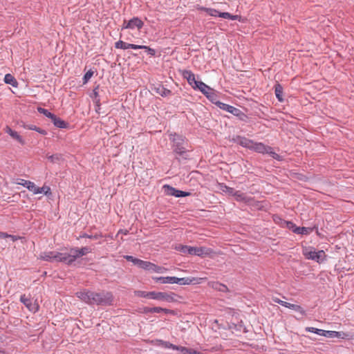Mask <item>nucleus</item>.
Here are the masks:
<instances>
[{"instance_id": "nucleus-1", "label": "nucleus", "mask_w": 354, "mask_h": 354, "mask_svg": "<svg viewBox=\"0 0 354 354\" xmlns=\"http://www.w3.org/2000/svg\"><path fill=\"white\" fill-rule=\"evenodd\" d=\"M77 296L82 301L88 304L97 305H111L113 301V297L110 292H102L100 293L83 290L77 292Z\"/></svg>"}, {"instance_id": "nucleus-2", "label": "nucleus", "mask_w": 354, "mask_h": 354, "mask_svg": "<svg viewBox=\"0 0 354 354\" xmlns=\"http://www.w3.org/2000/svg\"><path fill=\"white\" fill-rule=\"evenodd\" d=\"M183 76L194 89H198L207 98L212 100L214 96L213 90L209 86L201 81L196 80L194 74L190 71H183Z\"/></svg>"}, {"instance_id": "nucleus-3", "label": "nucleus", "mask_w": 354, "mask_h": 354, "mask_svg": "<svg viewBox=\"0 0 354 354\" xmlns=\"http://www.w3.org/2000/svg\"><path fill=\"white\" fill-rule=\"evenodd\" d=\"M135 295L138 297L149 298L158 301H164L167 302H173L175 301L174 293H167L164 292H145L141 290L135 291Z\"/></svg>"}, {"instance_id": "nucleus-4", "label": "nucleus", "mask_w": 354, "mask_h": 354, "mask_svg": "<svg viewBox=\"0 0 354 354\" xmlns=\"http://www.w3.org/2000/svg\"><path fill=\"white\" fill-rule=\"evenodd\" d=\"M302 253L306 259L315 261L317 263L322 262L326 258L324 250L316 251L312 247H304Z\"/></svg>"}, {"instance_id": "nucleus-5", "label": "nucleus", "mask_w": 354, "mask_h": 354, "mask_svg": "<svg viewBox=\"0 0 354 354\" xmlns=\"http://www.w3.org/2000/svg\"><path fill=\"white\" fill-rule=\"evenodd\" d=\"M91 252V249L88 247H83L80 249L71 248L68 252H66L67 264H71L77 259L86 255Z\"/></svg>"}, {"instance_id": "nucleus-6", "label": "nucleus", "mask_w": 354, "mask_h": 354, "mask_svg": "<svg viewBox=\"0 0 354 354\" xmlns=\"http://www.w3.org/2000/svg\"><path fill=\"white\" fill-rule=\"evenodd\" d=\"M39 258L48 261H59L67 263V257L66 253H60L57 252H46L41 253Z\"/></svg>"}, {"instance_id": "nucleus-7", "label": "nucleus", "mask_w": 354, "mask_h": 354, "mask_svg": "<svg viewBox=\"0 0 354 354\" xmlns=\"http://www.w3.org/2000/svg\"><path fill=\"white\" fill-rule=\"evenodd\" d=\"M169 139L173 142L174 151L180 155L183 154L185 151V138L179 135L172 134L169 135Z\"/></svg>"}, {"instance_id": "nucleus-8", "label": "nucleus", "mask_w": 354, "mask_h": 354, "mask_svg": "<svg viewBox=\"0 0 354 354\" xmlns=\"http://www.w3.org/2000/svg\"><path fill=\"white\" fill-rule=\"evenodd\" d=\"M219 192L229 196H234L237 201H243L245 196L243 194L239 191H235L233 188L229 187L223 183H219L217 185Z\"/></svg>"}, {"instance_id": "nucleus-9", "label": "nucleus", "mask_w": 354, "mask_h": 354, "mask_svg": "<svg viewBox=\"0 0 354 354\" xmlns=\"http://www.w3.org/2000/svg\"><path fill=\"white\" fill-rule=\"evenodd\" d=\"M210 248L205 247H192L187 246V254L196 255L198 257L209 256L212 253Z\"/></svg>"}, {"instance_id": "nucleus-10", "label": "nucleus", "mask_w": 354, "mask_h": 354, "mask_svg": "<svg viewBox=\"0 0 354 354\" xmlns=\"http://www.w3.org/2000/svg\"><path fill=\"white\" fill-rule=\"evenodd\" d=\"M20 301L32 313L37 312L39 309V305L36 301L26 296L25 295L21 296Z\"/></svg>"}, {"instance_id": "nucleus-11", "label": "nucleus", "mask_w": 354, "mask_h": 354, "mask_svg": "<svg viewBox=\"0 0 354 354\" xmlns=\"http://www.w3.org/2000/svg\"><path fill=\"white\" fill-rule=\"evenodd\" d=\"M162 189L164 190L165 194L168 196H174L176 197H184L189 195V192L178 190L174 187L167 185H164Z\"/></svg>"}, {"instance_id": "nucleus-12", "label": "nucleus", "mask_w": 354, "mask_h": 354, "mask_svg": "<svg viewBox=\"0 0 354 354\" xmlns=\"http://www.w3.org/2000/svg\"><path fill=\"white\" fill-rule=\"evenodd\" d=\"M216 104L221 109L225 110V111H227L228 113H230L234 115H239V113H241V111L239 109H236V108H235L232 106H230L229 104H225V103H223L221 102H218Z\"/></svg>"}, {"instance_id": "nucleus-13", "label": "nucleus", "mask_w": 354, "mask_h": 354, "mask_svg": "<svg viewBox=\"0 0 354 354\" xmlns=\"http://www.w3.org/2000/svg\"><path fill=\"white\" fill-rule=\"evenodd\" d=\"M349 335L344 332L333 331V330H325L324 337L328 338H347Z\"/></svg>"}, {"instance_id": "nucleus-14", "label": "nucleus", "mask_w": 354, "mask_h": 354, "mask_svg": "<svg viewBox=\"0 0 354 354\" xmlns=\"http://www.w3.org/2000/svg\"><path fill=\"white\" fill-rule=\"evenodd\" d=\"M143 22L138 17H133L127 21V26L131 30L136 28L140 30L143 26Z\"/></svg>"}, {"instance_id": "nucleus-15", "label": "nucleus", "mask_w": 354, "mask_h": 354, "mask_svg": "<svg viewBox=\"0 0 354 354\" xmlns=\"http://www.w3.org/2000/svg\"><path fill=\"white\" fill-rule=\"evenodd\" d=\"M274 301H276L277 303L280 304L281 305H282V306H285L286 308H291V309H292V310H294L295 311H299L301 314L304 313V311L303 310L302 308L300 306L292 304H290V303H288L286 301H281L280 299H274Z\"/></svg>"}, {"instance_id": "nucleus-16", "label": "nucleus", "mask_w": 354, "mask_h": 354, "mask_svg": "<svg viewBox=\"0 0 354 354\" xmlns=\"http://www.w3.org/2000/svg\"><path fill=\"white\" fill-rule=\"evenodd\" d=\"M175 283H178L180 285H189L191 283H198L197 279L195 278H189V277H185V278H178L175 277Z\"/></svg>"}, {"instance_id": "nucleus-17", "label": "nucleus", "mask_w": 354, "mask_h": 354, "mask_svg": "<svg viewBox=\"0 0 354 354\" xmlns=\"http://www.w3.org/2000/svg\"><path fill=\"white\" fill-rule=\"evenodd\" d=\"M156 282H160L161 283H175V277H154L152 278Z\"/></svg>"}, {"instance_id": "nucleus-18", "label": "nucleus", "mask_w": 354, "mask_h": 354, "mask_svg": "<svg viewBox=\"0 0 354 354\" xmlns=\"http://www.w3.org/2000/svg\"><path fill=\"white\" fill-rule=\"evenodd\" d=\"M237 142L241 146L252 149L254 142L246 138L239 137L237 138Z\"/></svg>"}, {"instance_id": "nucleus-19", "label": "nucleus", "mask_w": 354, "mask_h": 354, "mask_svg": "<svg viewBox=\"0 0 354 354\" xmlns=\"http://www.w3.org/2000/svg\"><path fill=\"white\" fill-rule=\"evenodd\" d=\"M209 286H211L213 289L216 290L220 292H226L227 291V287L222 283H220L216 281H212L209 283Z\"/></svg>"}, {"instance_id": "nucleus-20", "label": "nucleus", "mask_w": 354, "mask_h": 354, "mask_svg": "<svg viewBox=\"0 0 354 354\" xmlns=\"http://www.w3.org/2000/svg\"><path fill=\"white\" fill-rule=\"evenodd\" d=\"M268 147L261 142H254L252 150L264 153L266 152Z\"/></svg>"}, {"instance_id": "nucleus-21", "label": "nucleus", "mask_w": 354, "mask_h": 354, "mask_svg": "<svg viewBox=\"0 0 354 354\" xmlns=\"http://www.w3.org/2000/svg\"><path fill=\"white\" fill-rule=\"evenodd\" d=\"M6 132L14 139L17 140L21 144H24V140L17 132L12 131L10 128L7 127Z\"/></svg>"}, {"instance_id": "nucleus-22", "label": "nucleus", "mask_w": 354, "mask_h": 354, "mask_svg": "<svg viewBox=\"0 0 354 354\" xmlns=\"http://www.w3.org/2000/svg\"><path fill=\"white\" fill-rule=\"evenodd\" d=\"M51 120L53 122L54 125L56 126L57 127L66 128L67 127V124L59 118H57L55 115H54Z\"/></svg>"}, {"instance_id": "nucleus-23", "label": "nucleus", "mask_w": 354, "mask_h": 354, "mask_svg": "<svg viewBox=\"0 0 354 354\" xmlns=\"http://www.w3.org/2000/svg\"><path fill=\"white\" fill-rule=\"evenodd\" d=\"M177 351H180L182 354H201L196 350L188 348L183 346H178Z\"/></svg>"}, {"instance_id": "nucleus-24", "label": "nucleus", "mask_w": 354, "mask_h": 354, "mask_svg": "<svg viewBox=\"0 0 354 354\" xmlns=\"http://www.w3.org/2000/svg\"><path fill=\"white\" fill-rule=\"evenodd\" d=\"M167 271V268H165L164 267L158 266L153 263L152 264V266H151V268L150 270V272L160 273V274L165 273Z\"/></svg>"}, {"instance_id": "nucleus-25", "label": "nucleus", "mask_w": 354, "mask_h": 354, "mask_svg": "<svg viewBox=\"0 0 354 354\" xmlns=\"http://www.w3.org/2000/svg\"><path fill=\"white\" fill-rule=\"evenodd\" d=\"M4 81L6 84H11L13 86L17 85V81L15 77L10 74H6L4 77Z\"/></svg>"}, {"instance_id": "nucleus-26", "label": "nucleus", "mask_w": 354, "mask_h": 354, "mask_svg": "<svg viewBox=\"0 0 354 354\" xmlns=\"http://www.w3.org/2000/svg\"><path fill=\"white\" fill-rule=\"evenodd\" d=\"M25 129H30V130H34V131H36L37 132H39V133L42 134V135H46V131L44 129H41L40 128H38L35 125H32V124H24L23 126Z\"/></svg>"}, {"instance_id": "nucleus-27", "label": "nucleus", "mask_w": 354, "mask_h": 354, "mask_svg": "<svg viewBox=\"0 0 354 354\" xmlns=\"http://www.w3.org/2000/svg\"><path fill=\"white\" fill-rule=\"evenodd\" d=\"M310 231H311V230L310 228H307V227H295V229H293V232L297 234H308L310 233Z\"/></svg>"}, {"instance_id": "nucleus-28", "label": "nucleus", "mask_w": 354, "mask_h": 354, "mask_svg": "<svg viewBox=\"0 0 354 354\" xmlns=\"http://www.w3.org/2000/svg\"><path fill=\"white\" fill-rule=\"evenodd\" d=\"M152 264L153 263H151V262L141 260L140 263V264L138 265V267L140 268H142V269L150 271L151 268V266H152Z\"/></svg>"}, {"instance_id": "nucleus-29", "label": "nucleus", "mask_w": 354, "mask_h": 354, "mask_svg": "<svg viewBox=\"0 0 354 354\" xmlns=\"http://www.w3.org/2000/svg\"><path fill=\"white\" fill-rule=\"evenodd\" d=\"M306 330L322 336H324V334L325 333V330L318 329L314 327H307L306 328Z\"/></svg>"}, {"instance_id": "nucleus-30", "label": "nucleus", "mask_w": 354, "mask_h": 354, "mask_svg": "<svg viewBox=\"0 0 354 354\" xmlns=\"http://www.w3.org/2000/svg\"><path fill=\"white\" fill-rule=\"evenodd\" d=\"M275 95H276V97L278 98V100L280 101V102H282L283 101V99H282V93H283V88H282V86L280 85V84H277L275 86Z\"/></svg>"}, {"instance_id": "nucleus-31", "label": "nucleus", "mask_w": 354, "mask_h": 354, "mask_svg": "<svg viewBox=\"0 0 354 354\" xmlns=\"http://www.w3.org/2000/svg\"><path fill=\"white\" fill-rule=\"evenodd\" d=\"M115 47L116 48H120V49L126 50V49L129 48V44L124 42V41L120 40V41H117L115 44Z\"/></svg>"}, {"instance_id": "nucleus-32", "label": "nucleus", "mask_w": 354, "mask_h": 354, "mask_svg": "<svg viewBox=\"0 0 354 354\" xmlns=\"http://www.w3.org/2000/svg\"><path fill=\"white\" fill-rule=\"evenodd\" d=\"M218 17L224 18V19H228L232 20H235L237 19V15H232L229 12H221L218 14Z\"/></svg>"}, {"instance_id": "nucleus-33", "label": "nucleus", "mask_w": 354, "mask_h": 354, "mask_svg": "<svg viewBox=\"0 0 354 354\" xmlns=\"http://www.w3.org/2000/svg\"><path fill=\"white\" fill-rule=\"evenodd\" d=\"M37 111H38V112H39L40 113L44 114L45 116H46L47 118H50V120L54 116L53 113H50L47 109H43L41 107H39L37 109Z\"/></svg>"}, {"instance_id": "nucleus-34", "label": "nucleus", "mask_w": 354, "mask_h": 354, "mask_svg": "<svg viewBox=\"0 0 354 354\" xmlns=\"http://www.w3.org/2000/svg\"><path fill=\"white\" fill-rule=\"evenodd\" d=\"M202 10H203L208 15H209L210 16H212V17H218V14L220 13V12H218V10H216L215 9H212V8H203Z\"/></svg>"}, {"instance_id": "nucleus-35", "label": "nucleus", "mask_w": 354, "mask_h": 354, "mask_svg": "<svg viewBox=\"0 0 354 354\" xmlns=\"http://www.w3.org/2000/svg\"><path fill=\"white\" fill-rule=\"evenodd\" d=\"M47 158L49 161L52 162H59L62 158V156L60 154H54L50 156H47Z\"/></svg>"}, {"instance_id": "nucleus-36", "label": "nucleus", "mask_w": 354, "mask_h": 354, "mask_svg": "<svg viewBox=\"0 0 354 354\" xmlns=\"http://www.w3.org/2000/svg\"><path fill=\"white\" fill-rule=\"evenodd\" d=\"M30 181L29 180H24V179H21V178H14L12 179V183H15V184H17V185H23L24 187H26V183H28Z\"/></svg>"}, {"instance_id": "nucleus-37", "label": "nucleus", "mask_w": 354, "mask_h": 354, "mask_svg": "<svg viewBox=\"0 0 354 354\" xmlns=\"http://www.w3.org/2000/svg\"><path fill=\"white\" fill-rule=\"evenodd\" d=\"M187 246L188 245H181V244H177V245H176L174 248L177 251H179L181 253L186 254H187Z\"/></svg>"}, {"instance_id": "nucleus-38", "label": "nucleus", "mask_w": 354, "mask_h": 354, "mask_svg": "<svg viewBox=\"0 0 354 354\" xmlns=\"http://www.w3.org/2000/svg\"><path fill=\"white\" fill-rule=\"evenodd\" d=\"M266 153H268L271 157H272L274 159L280 160V156L277 154L275 152H274L270 147H268L267 151L266 152Z\"/></svg>"}, {"instance_id": "nucleus-39", "label": "nucleus", "mask_w": 354, "mask_h": 354, "mask_svg": "<svg viewBox=\"0 0 354 354\" xmlns=\"http://www.w3.org/2000/svg\"><path fill=\"white\" fill-rule=\"evenodd\" d=\"M161 345L165 348H172L174 350H177L178 346L174 345L168 342H162L161 341Z\"/></svg>"}, {"instance_id": "nucleus-40", "label": "nucleus", "mask_w": 354, "mask_h": 354, "mask_svg": "<svg viewBox=\"0 0 354 354\" xmlns=\"http://www.w3.org/2000/svg\"><path fill=\"white\" fill-rule=\"evenodd\" d=\"M152 313H161V312H165L166 313L170 312L169 310L166 309V308H160V307H153L152 308Z\"/></svg>"}, {"instance_id": "nucleus-41", "label": "nucleus", "mask_w": 354, "mask_h": 354, "mask_svg": "<svg viewBox=\"0 0 354 354\" xmlns=\"http://www.w3.org/2000/svg\"><path fill=\"white\" fill-rule=\"evenodd\" d=\"M93 75V72L91 71H88V72H86L84 76V83H86L91 79Z\"/></svg>"}, {"instance_id": "nucleus-42", "label": "nucleus", "mask_w": 354, "mask_h": 354, "mask_svg": "<svg viewBox=\"0 0 354 354\" xmlns=\"http://www.w3.org/2000/svg\"><path fill=\"white\" fill-rule=\"evenodd\" d=\"M50 191V189L48 186H43L42 187H40V192L39 194H44L45 195H47Z\"/></svg>"}, {"instance_id": "nucleus-43", "label": "nucleus", "mask_w": 354, "mask_h": 354, "mask_svg": "<svg viewBox=\"0 0 354 354\" xmlns=\"http://www.w3.org/2000/svg\"><path fill=\"white\" fill-rule=\"evenodd\" d=\"M144 48H145V46L129 44V48L136 50V49H143Z\"/></svg>"}, {"instance_id": "nucleus-44", "label": "nucleus", "mask_w": 354, "mask_h": 354, "mask_svg": "<svg viewBox=\"0 0 354 354\" xmlns=\"http://www.w3.org/2000/svg\"><path fill=\"white\" fill-rule=\"evenodd\" d=\"M143 49H145L147 51L148 54L151 56H153L156 53V51L154 49L151 48L147 46H145V48H144Z\"/></svg>"}, {"instance_id": "nucleus-45", "label": "nucleus", "mask_w": 354, "mask_h": 354, "mask_svg": "<svg viewBox=\"0 0 354 354\" xmlns=\"http://www.w3.org/2000/svg\"><path fill=\"white\" fill-rule=\"evenodd\" d=\"M26 185H27L26 187L30 192H32L35 186L36 185L33 182L31 181H30L28 183H26Z\"/></svg>"}, {"instance_id": "nucleus-46", "label": "nucleus", "mask_w": 354, "mask_h": 354, "mask_svg": "<svg viewBox=\"0 0 354 354\" xmlns=\"http://www.w3.org/2000/svg\"><path fill=\"white\" fill-rule=\"evenodd\" d=\"M161 92H159V93L162 95V96H167L168 94L170 93V91L169 90H167V89H165L164 88H161Z\"/></svg>"}, {"instance_id": "nucleus-47", "label": "nucleus", "mask_w": 354, "mask_h": 354, "mask_svg": "<svg viewBox=\"0 0 354 354\" xmlns=\"http://www.w3.org/2000/svg\"><path fill=\"white\" fill-rule=\"evenodd\" d=\"M39 192H40V187L35 185L32 192H33V194H39Z\"/></svg>"}, {"instance_id": "nucleus-48", "label": "nucleus", "mask_w": 354, "mask_h": 354, "mask_svg": "<svg viewBox=\"0 0 354 354\" xmlns=\"http://www.w3.org/2000/svg\"><path fill=\"white\" fill-rule=\"evenodd\" d=\"M287 227L289 228V229H291L292 231H293V229H295V227H297L292 223L291 222H288L287 223Z\"/></svg>"}, {"instance_id": "nucleus-49", "label": "nucleus", "mask_w": 354, "mask_h": 354, "mask_svg": "<svg viewBox=\"0 0 354 354\" xmlns=\"http://www.w3.org/2000/svg\"><path fill=\"white\" fill-rule=\"evenodd\" d=\"M140 261H141V259L134 258V259H133V260L132 261V263H133L134 265H136V266H138V265H139V264H140Z\"/></svg>"}, {"instance_id": "nucleus-50", "label": "nucleus", "mask_w": 354, "mask_h": 354, "mask_svg": "<svg viewBox=\"0 0 354 354\" xmlns=\"http://www.w3.org/2000/svg\"><path fill=\"white\" fill-rule=\"evenodd\" d=\"M124 258H125L127 261H131V262H132V261H133V259H134V257H132V256H129V255L125 256V257H124Z\"/></svg>"}, {"instance_id": "nucleus-51", "label": "nucleus", "mask_w": 354, "mask_h": 354, "mask_svg": "<svg viewBox=\"0 0 354 354\" xmlns=\"http://www.w3.org/2000/svg\"><path fill=\"white\" fill-rule=\"evenodd\" d=\"M151 310H152V308L147 307V308H144V313H152V311H151Z\"/></svg>"}, {"instance_id": "nucleus-52", "label": "nucleus", "mask_w": 354, "mask_h": 354, "mask_svg": "<svg viewBox=\"0 0 354 354\" xmlns=\"http://www.w3.org/2000/svg\"><path fill=\"white\" fill-rule=\"evenodd\" d=\"M127 21H124L123 25H122V28L129 29V28L127 26Z\"/></svg>"}, {"instance_id": "nucleus-53", "label": "nucleus", "mask_w": 354, "mask_h": 354, "mask_svg": "<svg viewBox=\"0 0 354 354\" xmlns=\"http://www.w3.org/2000/svg\"><path fill=\"white\" fill-rule=\"evenodd\" d=\"M8 237L10 238L12 241H15L16 240L18 239V237H17L15 236H12V235H8Z\"/></svg>"}, {"instance_id": "nucleus-54", "label": "nucleus", "mask_w": 354, "mask_h": 354, "mask_svg": "<svg viewBox=\"0 0 354 354\" xmlns=\"http://www.w3.org/2000/svg\"><path fill=\"white\" fill-rule=\"evenodd\" d=\"M8 234H7L6 233H3V232H0V237L6 238V237H8Z\"/></svg>"}]
</instances>
